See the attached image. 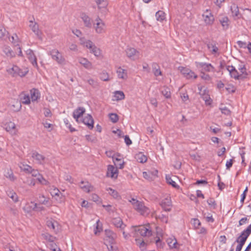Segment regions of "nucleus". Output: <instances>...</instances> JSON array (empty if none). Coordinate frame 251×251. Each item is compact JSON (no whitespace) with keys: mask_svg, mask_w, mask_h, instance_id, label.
<instances>
[{"mask_svg":"<svg viewBox=\"0 0 251 251\" xmlns=\"http://www.w3.org/2000/svg\"><path fill=\"white\" fill-rule=\"evenodd\" d=\"M226 68L230 76L236 80L243 79L248 75L245 65L242 64L239 65L238 71L233 66H227Z\"/></svg>","mask_w":251,"mask_h":251,"instance_id":"2","label":"nucleus"},{"mask_svg":"<svg viewBox=\"0 0 251 251\" xmlns=\"http://www.w3.org/2000/svg\"><path fill=\"white\" fill-rule=\"evenodd\" d=\"M156 219L160 220L162 222L167 223L168 221V217L167 215H164L162 213L157 215L155 216Z\"/></svg>","mask_w":251,"mask_h":251,"instance_id":"50","label":"nucleus"},{"mask_svg":"<svg viewBox=\"0 0 251 251\" xmlns=\"http://www.w3.org/2000/svg\"><path fill=\"white\" fill-rule=\"evenodd\" d=\"M30 99L32 102L37 101L40 99L41 94L39 90L36 88H32L30 90Z\"/></svg>","mask_w":251,"mask_h":251,"instance_id":"25","label":"nucleus"},{"mask_svg":"<svg viewBox=\"0 0 251 251\" xmlns=\"http://www.w3.org/2000/svg\"><path fill=\"white\" fill-rule=\"evenodd\" d=\"M137 161L140 163H143L147 161V157L143 153L139 152L135 156Z\"/></svg>","mask_w":251,"mask_h":251,"instance_id":"43","label":"nucleus"},{"mask_svg":"<svg viewBox=\"0 0 251 251\" xmlns=\"http://www.w3.org/2000/svg\"><path fill=\"white\" fill-rule=\"evenodd\" d=\"M29 27L33 31V32L40 39L42 38V32L39 29L38 24L35 22L34 18L33 17L32 19L29 21Z\"/></svg>","mask_w":251,"mask_h":251,"instance_id":"11","label":"nucleus"},{"mask_svg":"<svg viewBox=\"0 0 251 251\" xmlns=\"http://www.w3.org/2000/svg\"><path fill=\"white\" fill-rule=\"evenodd\" d=\"M50 194L52 197L57 196L59 197L58 200L56 198V200L58 201V202H64L65 199V196L61 194L57 188H54L51 190Z\"/></svg>","mask_w":251,"mask_h":251,"instance_id":"21","label":"nucleus"},{"mask_svg":"<svg viewBox=\"0 0 251 251\" xmlns=\"http://www.w3.org/2000/svg\"><path fill=\"white\" fill-rule=\"evenodd\" d=\"M197 68L201 72H215V67L210 63L205 62H195Z\"/></svg>","mask_w":251,"mask_h":251,"instance_id":"6","label":"nucleus"},{"mask_svg":"<svg viewBox=\"0 0 251 251\" xmlns=\"http://www.w3.org/2000/svg\"><path fill=\"white\" fill-rule=\"evenodd\" d=\"M202 18L204 23L206 25H212L214 21V18L211 11L206 10L202 14Z\"/></svg>","mask_w":251,"mask_h":251,"instance_id":"15","label":"nucleus"},{"mask_svg":"<svg viewBox=\"0 0 251 251\" xmlns=\"http://www.w3.org/2000/svg\"><path fill=\"white\" fill-rule=\"evenodd\" d=\"M7 196L10 198L14 202H17L19 201V198L17 194L12 190H9L7 191Z\"/></svg>","mask_w":251,"mask_h":251,"instance_id":"39","label":"nucleus"},{"mask_svg":"<svg viewBox=\"0 0 251 251\" xmlns=\"http://www.w3.org/2000/svg\"><path fill=\"white\" fill-rule=\"evenodd\" d=\"M95 228L94 229V233L97 235L102 230V225L100 223L99 220L97 221V222L95 225Z\"/></svg>","mask_w":251,"mask_h":251,"instance_id":"51","label":"nucleus"},{"mask_svg":"<svg viewBox=\"0 0 251 251\" xmlns=\"http://www.w3.org/2000/svg\"><path fill=\"white\" fill-rule=\"evenodd\" d=\"M90 52L93 53L97 57H102L101 50L98 47L94 45L92 49L90 50Z\"/></svg>","mask_w":251,"mask_h":251,"instance_id":"38","label":"nucleus"},{"mask_svg":"<svg viewBox=\"0 0 251 251\" xmlns=\"http://www.w3.org/2000/svg\"><path fill=\"white\" fill-rule=\"evenodd\" d=\"M39 201L42 204H47L49 202V199L45 198L44 196L42 195L39 196Z\"/></svg>","mask_w":251,"mask_h":251,"instance_id":"62","label":"nucleus"},{"mask_svg":"<svg viewBox=\"0 0 251 251\" xmlns=\"http://www.w3.org/2000/svg\"><path fill=\"white\" fill-rule=\"evenodd\" d=\"M135 242L136 244L139 247L141 251H145L146 250V244L144 240L135 237Z\"/></svg>","mask_w":251,"mask_h":251,"instance_id":"40","label":"nucleus"},{"mask_svg":"<svg viewBox=\"0 0 251 251\" xmlns=\"http://www.w3.org/2000/svg\"><path fill=\"white\" fill-rule=\"evenodd\" d=\"M106 237L105 239V242H113L115 240L116 238V235L113 232L110 230H106Z\"/></svg>","mask_w":251,"mask_h":251,"instance_id":"33","label":"nucleus"},{"mask_svg":"<svg viewBox=\"0 0 251 251\" xmlns=\"http://www.w3.org/2000/svg\"><path fill=\"white\" fill-rule=\"evenodd\" d=\"M100 78L101 80L104 81H108L109 78L108 73L106 72H102L100 75Z\"/></svg>","mask_w":251,"mask_h":251,"instance_id":"61","label":"nucleus"},{"mask_svg":"<svg viewBox=\"0 0 251 251\" xmlns=\"http://www.w3.org/2000/svg\"><path fill=\"white\" fill-rule=\"evenodd\" d=\"M106 190L108 192V194L114 199H118L120 197L118 192L111 188H107Z\"/></svg>","mask_w":251,"mask_h":251,"instance_id":"46","label":"nucleus"},{"mask_svg":"<svg viewBox=\"0 0 251 251\" xmlns=\"http://www.w3.org/2000/svg\"><path fill=\"white\" fill-rule=\"evenodd\" d=\"M166 179L167 182L171 185L173 187L176 188H178L179 187V186L172 179L171 177L169 175H166Z\"/></svg>","mask_w":251,"mask_h":251,"instance_id":"49","label":"nucleus"},{"mask_svg":"<svg viewBox=\"0 0 251 251\" xmlns=\"http://www.w3.org/2000/svg\"><path fill=\"white\" fill-rule=\"evenodd\" d=\"M6 71L9 75L14 77L17 76L23 77L28 72L27 69H22L16 65H13L12 67H8Z\"/></svg>","mask_w":251,"mask_h":251,"instance_id":"4","label":"nucleus"},{"mask_svg":"<svg viewBox=\"0 0 251 251\" xmlns=\"http://www.w3.org/2000/svg\"><path fill=\"white\" fill-rule=\"evenodd\" d=\"M79 186L83 191L87 193L93 190V187L87 181H81Z\"/></svg>","mask_w":251,"mask_h":251,"instance_id":"29","label":"nucleus"},{"mask_svg":"<svg viewBox=\"0 0 251 251\" xmlns=\"http://www.w3.org/2000/svg\"><path fill=\"white\" fill-rule=\"evenodd\" d=\"M151 67L152 73L155 77L162 75V73L160 70V66L157 63L153 62L151 64Z\"/></svg>","mask_w":251,"mask_h":251,"instance_id":"31","label":"nucleus"},{"mask_svg":"<svg viewBox=\"0 0 251 251\" xmlns=\"http://www.w3.org/2000/svg\"><path fill=\"white\" fill-rule=\"evenodd\" d=\"M167 244L171 249L178 248V244L176 239L173 238H168L167 240Z\"/></svg>","mask_w":251,"mask_h":251,"instance_id":"37","label":"nucleus"},{"mask_svg":"<svg viewBox=\"0 0 251 251\" xmlns=\"http://www.w3.org/2000/svg\"><path fill=\"white\" fill-rule=\"evenodd\" d=\"M26 55L27 58L32 65V66L36 68L37 70L39 69V67L37 62V58L32 50L31 49H28L25 51Z\"/></svg>","mask_w":251,"mask_h":251,"instance_id":"13","label":"nucleus"},{"mask_svg":"<svg viewBox=\"0 0 251 251\" xmlns=\"http://www.w3.org/2000/svg\"><path fill=\"white\" fill-rule=\"evenodd\" d=\"M162 94L166 99H169L171 98V94L170 90L168 87H164L162 91Z\"/></svg>","mask_w":251,"mask_h":251,"instance_id":"52","label":"nucleus"},{"mask_svg":"<svg viewBox=\"0 0 251 251\" xmlns=\"http://www.w3.org/2000/svg\"><path fill=\"white\" fill-rule=\"evenodd\" d=\"M42 208H39V210H41ZM23 210L25 212L30 213L33 210H38V207L37 206V203L30 201L27 202L23 207Z\"/></svg>","mask_w":251,"mask_h":251,"instance_id":"17","label":"nucleus"},{"mask_svg":"<svg viewBox=\"0 0 251 251\" xmlns=\"http://www.w3.org/2000/svg\"><path fill=\"white\" fill-rule=\"evenodd\" d=\"M20 168L22 171L28 174H29L32 171V167L27 164H21L20 165Z\"/></svg>","mask_w":251,"mask_h":251,"instance_id":"48","label":"nucleus"},{"mask_svg":"<svg viewBox=\"0 0 251 251\" xmlns=\"http://www.w3.org/2000/svg\"><path fill=\"white\" fill-rule=\"evenodd\" d=\"M109 117L111 121L113 123H115L117 122L119 120V117H118V115L115 113L109 114Z\"/></svg>","mask_w":251,"mask_h":251,"instance_id":"56","label":"nucleus"},{"mask_svg":"<svg viewBox=\"0 0 251 251\" xmlns=\"http://www.w3.org/2000/svg\"><path fill=\"white\" fill-rule=\"evenodd\" d=\"M116 73L119 79H121L126 80L128 78L127 70L123 69L121 67L117 68L116 70Z\"/></svg>","mask_w":251,"mask_h":251,"instance_id":"23","label":"nucleus"},{"mask_svg":"<svg viewBox=\"0 0 251 251\" xmlns=\"http://www.w3.org/2000/svg\"><path fill=\"white\" fill-rule=\"evenodd\" d=\"M129 201L131 203L133 208L141 215L146 216L150 214L151 212L150 209L145 206L143 202L134 198H132Z\"/></svg>","mask_w":251,"mask_h":251,"instance_id":"3","label":"nucleus"},{"mask_svg":"<svg viewBox=\"0 0 251 251\" xmlns=\"http://www.w3.org/2000/svg\"><path fill=\"white\" fill-rule=\"evenodd\" d=\"M3 127L6 131L8 132L12 135H15L17 133L18 129L16 127V125L14 123L11 121L5 123L3 125Z\"/></svg>","mask_w":251,"mask_h":251,"instance_id":"14","label":"nucleus"},{"mask_svg":"<svg viewBox=\"0 0 251 251\" xmlns=\"http://www.w3.org/2000/svg\"><path fill=\"white\" fill-rule=\"evenodd\" d=\"M107 248L109 251H118V248L115 243V240L113 242H105Z\"/></svg>","mask_w":251,"mask_h":251,"instance_id":"42","label":"nucleus"},{"mask_svg":"<svg viewBox=\"0 0 251 251\" xmlns=\"http://www.w3.org/2000/svg\"><path fill=\"white\" fill-rule=\"evenodd\" d=\"M114 164L119 169H122L125 167V162L123 157L119 154H114L112 156Z\"/></svg>","mask_w":251,"mask_h":251,"instance_id":"12","label":"nucleus"},{"mask_svg":"<svg viewBox=\"0 0 251 251\" xmlns=\"http://www.w3.org/2000/svg\"><path fill=\"white\" fill-rule=\"evenodd\" d=\"M3 52L6 57L11 58L15 56V54L11 49L7 46L3 47Z\"/></svg>","mask_w":251,"mask_h":251,"instance_id":"35","label":"nucleus"},{"mask_svg":"<svg viewBox=\"0 0 251 251\" xmlns=\"http://www.w3.org/2000/svg\"><path fill=\"white\" fill-rule=\"evenodd\" d=\"M243 19H246L247 20H249L251 18V10L249 9H245L244 10L243 13Z\"/></svg>","mask_w":251,"mask_h":251,"instance_id":"55","label":"nucleus"},{"mask_svg":"<svg viewBox=\"0 0 251 251\" xmlns=\"http://www.w3.org/2000/svg\"><path fill=\"white\" fill-rule=\"evenodd\" d=\"M166 14L163 11L159 10L155 14L156 19L157 21L162 22L166 18Z\"/></svg>","mask_w":251,"mask_h":251,"instance_id":"41","label":"nucleus"},{"mask_svg":"<svg viewBox=\"0 0 251 251\" xmlns=\"http://www.w3.org/2000/svg\"><path fill=\"white\" fill-rule=\"evenodd\" d=\"M93 27L96 33L98 34H104L106 31L105 23L99 17L95 19Z\"/></svg>","mask_w":251,"mask_h":251,"instance_id":"5","label":"nucleus"},{"mask_svg":"<svg viewBox=\"0 0 251 251\" xmlns=\"http://www.w3.org/2000/svg\"><path fill=\"white\" fill-rule=\"evenodd\" d=\"M21 103L17 100H14L9 103L11 109L15 112L19 111L21 108Z\"/></svg>","mask_w":251,"mask_h":251,"instance_id":"32","label":"nucleus"},{"mask_svg":"<svg viewBox=\"0 0 251 251\" xmlns=\"http://www.w3.org/2000/svg\"><path fill=\"white\" fill-rule=\"evenodd\" d=\"M31 157L34 159L37 163L43 164L45 162L46 158L43 155L39 154L36 151H33L31 153Z\"/></svg>","mask_w":251,"mask_h":251,"instance_id":"19","label":"nucleus"},{"mask_svg":"<svg viewBox=\"0 0 251 251\" xmlns=\"http://www.w3.org/2000/svg\"><path fill=\"white\" fill-rule=\"evenodd\" d=\"M112 223L115 226L120 228L122 230L124 229L126 226V225L123 224L122 220L120 218H114Z\"/></svg>","mask_w":251,"mask_h":251,"instance_id":"36","label":"nucleus"},{"mask_svg":"<svg viewBox=\"0 0 251 251\" xmlns=\"http://www.w3.org/2000/svg\"><path fill=\"white\" fill-rule=\"evenodd\" d=\"M96 2L100 9L105 8L107 5V1L105 0H97Z\"/></svg>","mask_w":251,"mask_h":251,"instance_id":"53","label":"nucleus"},{"mask_svg":"<svg viewBox=\"0 0 251 251\" xmlns=\"http://www.w3.org/2000/svg\"><path fill=\"white\" fill-rule=\"evenodd\" d=\"M80 17L82 20L84 25L88 28H91L92 26V22L91 18L85 13H81Z\"/></svg>","mask_w":251,"mask_h":251,"instance_id":"20","label":"nucleus"},{"mask_svg":"<svg viewBox=\"0 0 251 251\" xmlns=\"http://www.w3.org/2000/svg\"><path fill=\"white\" fill-rule=\"evenodd\" d=\"M85 112V109L84 107H78L73 112V116L76 121L77 122L78 118L82 116Z\"/></svg>","mask_w":251,"mask_h":251,"instance_id":"26","label":"nucleus"},{"mask_svg":"<svg viewBox=\"0 0 251 251\" xmlns=\"http://www.w3.org/2000/svg\"><path fill=\"white\" fill-rule=\"evenodd\" d=\"M114 97L116 100H124L125 98V94L121 91H116L114 93Z\"/></svg>","mask_w":251,"mask_h":251,"instance_id":"44","label":"nucleus"},{"mask_svg":"<svg viewBox=\"0 0 251 251\" xmlns=\"http://www.w3.org/2000/svg\"><path fill=\"white\" fill-rule=\"evenodd\" d=\"M199 90L200 94L201 95L202 99L204 100L205 104L206 105H210L212 102V100L210 98L208 92L206 90L202 91V88H201V89L199 88Z\"/></svg>","mask_w":251,"mask_h":251,"instance_id":"22","label":"nucleus"},{"mask_svg":"<svg viewBox=\"0 0 251 251\" xmlns=\"http://www.w3.org/2000/svg\"><path fill=\"white\" fill-rule=\"evenodd\" d=\"M4 176L11 181H14L16 180V177L11 169L7 170V172H5L4 174Z\"/></svg>","mask_w":251,"mask_h":251,"instance_id":"47","label":"nucleus"},{"mask_svg":"<svg viewBox=\"0 0 251 251\" xmlns=\"http://www.w3.org/2000/svg\"><path fill=\"white\" fill-rule=\"evenodd\" d=\"M201 77L202 79L207 81L210 80L211 79V78L209 75L203 72H201Z\"/></svg>","mask_w":251,"mask_h":251,"instance_id":"63","label":"nucleus"},{"mask_svg":"<svg viewBox=\"0 0 251 251\" xmlns=\"http://www.w3.org/2000/svg\"><path fill=\"white\" fill-rule=\"evenodd\" d=\"M48 227L52 229L54 231H56L58 229V223L53 219H50L47 221Z\"/></svg>","mask_w":251,"mask_h":251,"instance_id":"34","label":"nucleus"},{"mask_svg":"<svg viewBox=\"0 0 251 251\" xmlns=\"http://www.w3.org/2000/svg\"><path fill=\"white\" fill-rule=\"evenodd\" d=\"M80 44L83 47L89 49L90 50L92 49L93 46L95 45L92 41L90 40H87L84 37L80 38Z\"/></svg>","mask_w":251,"mask_h":251,"instance_id":"30","label":"nucleus"},{"mask_svg":"<svg viewBox=\"0 0 251 251\" xmlns=\"http://www.w3.org/2000/svg\"><path fill=\"white\" fill-rule=\"evenodd\" d=\"M37 180L39 182L44 185H49L50 182L46 180L41 175L37 177Z\"/></svg>","mask_w":251,"mask_h":251,"instance_id":"54","label":"nucleus"},{"mask_svg":"<svg viewBox=\"0 0 251 251\" xmlns=\"http://www.w3.org/2000/svg\"><path fill=\"white\" fill-rule=\"evenodd\" d=\"M232 16L235 20L238 19L241 17V15L240 14L238 6L233 4L231 6L230 8Z\"/></svg>","mask_w":251,"mask_h":251,"instance_id":"27","label":"nucleus"},{"mask_svg":"<svg viewBox=\"0 0 251 251\" xmlns=\"http://www.w3.org/2000/svg\"><path fill=\"white\" fill-rule=\"evenodd\" d=\"M123 234L126 239H128L129 236L135 238L139 235L142 237H149L152 234V231L149 225L133 226L130 228L129 233H126L123 231Z\"/></svg>","mask_w":251,"mask_h":251,"instance_id":"1","label":"nucleus"},{"mask_svg":"<svg viewBox=\"0 0 251 251\" xmlns=\"http://www.w3.org/2000/svg\"><path fill=\"white\" fill-rule=\"evenodd\" d=\"M64 122L66 127H68V128H69L71 132H72L75 130V129L72 126L71 124L69 123V121L67 119H64Z\"/></svg>","mask_w":251,"mask_h":251,"instance_id":"60","label":"nucleus"},{"mask_svg":"<svg viewBox=\"0 0 251 251\" xmlns=\"http://www.w3.org/2000/svg\"><path fill=\"white\" fill-rule=\"evenodd\" d=\"M187 79H192V78H196L198 77V75L195 74V73L191 70V72H188L187 75L184 76Z\"/></svg>","mask_w":251,"mask_h":251,"instance_id":"59","label":"nucleus"},{"mask_svg":"<svg viewBox=\"0 0 251 251\" xmlns=\"http://www.w3.org/2000/svg\"><path fill=\"white\" fill-rule=\"evenodd\" d=\"M251 233V224L244 230L241 233L240 235L236 239V242L238 243H241L244 245L248 237Z\"/></svg>","mask_w":251,"mask_h":251,"instance_id":"9","label":"nucleus"},{"mask_svg":"<svg viewBox=\"0 0 251 251\" xmlns=\"http://www.w3.org/2000/svg\"><path fill=\"white\" fill-rule=\"evenodd\" d=\"M207 48L210 53L215 56L219 55L220 52L219 48L216 46L215 44L209 43L207 44Z\"/></svg>","mask_w":251,"mask_h":251,"instance_id":"28","label":"nucleus"},{"mask_svg":"<svg viewBox=\"0 0 251 251\" xmlns=\"http://www.w3.org/2000/svg\"><path fill=\"white\" fill-rule=\"evenodd\" d=\"M160 205L162 208L166 211H170L172 207V201L171 197L167 196L161 202Z\"/></svg>","mask_w":251,"mask_h":251,"instance_id":"16","label":"nucleus"},{"mask_svg":"<svg viewBox=\"0 0 251 251\" xmlns=\"http://www.w3.org/2000/svg\"><path fill=\"white\" fill-rule=\"evenodd\" d=\"M22 102L23 104L28 105L31 102V99L28 94H23L21 98Z\"/></svg>","mask_w":251,"mask_h":251,"instance_id":"45","label":"nucleus"},{"mask_svg":"<svg viewBox=\"0 0 251 251\" xmlns=\"http://www.w3.org/2000/svg\"><path fill=\"white\" fill-rule=\"evenodd\" d=\"M178 70L180 72V73L185 76L188 73V72H191V70L189 68L184 67H179Z\"/></svg>","mask_w":251,"mask_h":251,"instance_id":"57","label":"nucleus"},{"mask_svg":"<svg viewBox=\"0 0 251 251\" xmlns=\"http://www.w3.org/2000/svg\"><path fill=\"white\" fill-rule=\"evenodd\" d=\"M118 169V167L115 165H108L107 167L106 176L112 179H117L119 175Z\"/></svg>","mask_w":251,"mask_h":251,"instance_id":"10","label":"nucleus"},{"mask_svg":"<svg viewBox=\"0 0 251 251\" xmlns=\"http://www.w3.org/2000/svg\"><path fill=\"white\" fill-rule=\"evenodd\" d=\"M78 63L81 65L84 68L87 70H91L93 68L92 63L89 61L86 58L79 56L77 58Z\"/></svg>","mask_w":251,"mask_h":251,"instance_id":"18","label":"nucleus"},{"mask_svg":"<svg viewBox=\"0 0 251 251\" xmlns=\"http://www.w3.org/2000/svg\"><path fill=\"white\" fill-rule=\"evenodd\" d=\"M228 20L227 17H224L222 20H220V22L224 28L226 29L228 27Z\"/></svg>","mask_w":251,"mask_h":251,"instance_id":"58","label":"nucleus"},{"mask_svg":"<svg viewBox=\"0 0 251 251\" xmlns=\"http://www.w3.org/2000/svg\"><path fill=\"white\" fill-rule=\"evenodd\" d=\"M49 54L50 55L52 58L55 60L58 64L61 65L65 64L66 60L58 50H52L50 51Z\"/></svg>","mask_w":251,"mask_h":251,"instance_id":"8","label":"nucleus"},{"mask_svg":"<svg viewBox=\"0 0 251 251\" xmlns=\"http://www.w3.org/2000/svg\"><path fill=\"white\" fill-rule=\"evenodd\" d=\"M82 122L84 124L86 125L89 129H92L93 128L94 120L91 115L87 114L83 118Z\"/></svg>","mask_w":251,"mask_h":251,"instance_id":"24","label":"nucleus"},{"mask_svg":"<svg viewBox=\"0 0 251 251\" xmlns=\"http://www.w3.org/2000/svg\"><path fill=\"white\" fill-rule=\"evenodd\" d=\"M69 49L70 50L73 51H77L78 50V47L76 44L71 43L69 46Z\"/></svg>","mask_w":251,"mask_h":251,"instance_id":"64","label":"nucleus"},{"mask_svg":"<svg viewBox=\"0 0 251 251\" xmlns=\"http://www.w3.org/2000/svg\"><path fill=\"white\" fill-rule=\"evenodd\" d=\"M125 51L127 57L131 60L134 61L140 58V52L134 48L127 47Z\"/></svg>","mask_w":251,"mask_h":251,"instance_id":"7","label":"nucleus"}]
</instances>
